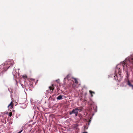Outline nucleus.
Listing matches in <instances>:
<instances>
[{
    "mask_svg": "<svg viewBox=\"0 0 133 133\" xmlns=\"http://www.w3.org/2000/svg\"><path fill=\"white\" fill-rule=\"evenodd\" d=\"M127 84L130 87H131L132 89H133V85L131 84L129 80L128 81Z\"/></svg>",
    "mask_w": 133,
    "mask_h": 133,
    "instance_id": "obj_5",
    "label": "nucleus"
},
{
    "mask_svg": "<svg viewBox=\"0 0 133 133\" xmlns=\"http://www.w3.org/2000/svg\"><path fill=\"white\" fill-rule=\"evenodd\" d=\"M117 72L118 73V74H116L114 77L116 80L119 81L120 80H121L122 78L121 74V70L119 68L116 69L115 72Z\"/></svg>",
    "mask_w": 133,
    "mask_h": 133,
    "instance_id": "obj_1",
    "label": "nucleus"
},
{
    "mask_svg": "<svg viewBox=\"0 0 133 133\" xmlns=\"http://www.w3.org/2000/svg\"><path fill=\"white\" fill-rule=\"evenodd\" d=\"M94 114H93L92 115L93 116L94 115Z\"/></svg>",
    "mask_w": 133,
    "mask_h": 133,
    "instance_id": "obj_20",
    "label": "nucleus"
},
{
    "mask_svg": "<svg viewBox=\"0 0 133 133\" xmlns=\"http://www.w3.org/2000/svg\"><path fill=\"white\" fill-rule=\"evenodd\" d=\"M70 77V75H67L66 77L65 78H67V79L69 80V77Z\"/></svg>",
    "mask_w": 133,
    "mask_h": 133,
    "instance_id": "obj_11",
    "label": "nucleus"
},
{
    "mask_svg": "<svg viewBox=\"0 0 133 133\" xmlns=\"http://www.w3.org/2000/svg\"><path fill=\"white\" fill-rule=\"evenodd\" d=\"M52 86H50L49 87V88L50 90H52V91H53V90L54 89V84H52Z\"/></svg>",
    "mask_w": 133,
    "mask_h": 133,
    "instance_id": "obj_6",
    "label": "nucleus"
},
{
    "mask_svg": "<svg viewBox=\"0 0 133 133\" xmlns=\"http://www.w3.org/2000/svg\"><path fill=\"white\" fill-rule=\"evenodd\" d=\"M122 65L123 66V69L125 68V67H127V65H125V63L124 61Z\"/></svg>",
    "mask_w": 133,
    "mask_h": 133,
    "instance_id": "obj_7",
    "label": "nucleus"
},
{
    "mask_svg": "<svg viewBox=\"0 0 133 133\" xmlns=\"http://www.w3.org/2000/svg\"><path fill=\"white\" fill-rule=\"evenodd\" d=\"M23 77L24 79H25L27 78V77L26 75H23Z\"/></svg>",
    "mask_w": 133,
    "mask_h": 133,
    "instance_id": "obj_13",
    "label": "nucleus"
},
{
    "mask_svg": "<svg viewBox=\"0 0 133 133\" xmlns=\"http://www.w3.org/2000/svg\"><path fill=\"white\" fill-rule=\"evenodd\" d=\"M89 91L90 94L91 95V96L92 97L93 96L92 94H95V92H94L92 91L91 90H90Z\"/></svg>",
    "mask_w": 133,
    "mask_h": 133,
    "instance_id": "obj_9",
    "label": "nucleus"
},
{
    "mask_svg": "<svg viewBox=\"0 0 133 133\" xmlns=\"http://www.w3.org/2000/svg\"><path fill=\"white\" fill-rule=\"evenodd\" d=\"M23 130L22 129L19 132H18V133H21L22 132Z\"/></svg>",
    "mask_w": 133,
    "mask_h": 133,
    "instance_id": "obj_15",
    "label": "nucleus"
},
{
    "mask_svg": "<svg viewBox=\"0 0 133 133\" xmlns=\"http://www.w3.org/2000/svg\"><path fill=\"white\" fill-rule=\"evenodd\" d=\"M55 109H54V110H55Z\"/></svg>",
    "mask_w": 133,
    "mask_h": 133,
    "instance_id": "obj_19",
    "label": "nucleus"
},
{
    "mask_svg": "<svg viewBox=\"0 0 133 133\" xmlns=\"http://www.w3.org/2000/svg\"><path fill=\"white\" fill-rule=\"evenodd\" d=\"M73 78L74 80L75 83H76V84H78V82L77 81V79L76 78Z\"/></svg>",
    "mask_w": 133,
    "mask_h": 133,
    "instance_id": "obj_10",
    "label": "nucleus"
},
{
    "mask_svg": "<svg viewBox=\"0 0 133 133\" xmlns=\"http://www.w3.org/2000/svg\"><path fill=\"white\" fill-rule=\"evenodd\" d=\"M56 81L57 83H59V79L56 80Z\"/></svg>",
    "mask_w": 133,
    "mask_h": 133,
    "instance_id": "obj_14",
    "label": "nucleus"
},
{
    "mask_svg": "<svg viewBox=\"0 0 133 133\" xmlns=\"http://www.w3.org/2000/svg\"><path fill=\"white\" fill-rule=\"evenodd\" d=\"M79 125L78 124H76L73 125L72 127L74 129H76V130H78V126Z\"/></svg>",
    "mask_w": 133,
    "mask_h": 133,
    "instance_id": "obj_4",
    "label": "nucleus"
},
{
    "mask_svg": "<svg viewBox=\"0 0 133 133\" xmlns=\"http://www.w3.org/2000/svg\"><path fill=\"white\" fill-rule=\"evenodd\" d=\"M83 133H88L87 132H83Z\"/></svg>",
    "mask_w": 133,
    "mask_h": 133,
    "instance_id": "obj_17",
    "label": "nucleus"
},
{
    "mask_svg": "<svg viewBox=\"0 0 133 133\" xmlns=\"http://www.w3.org/2000/svg\"><path fill=\"white\" fill-rule=\"evenodd\" d=\"M62 99V96L61 95H60L58 96L57 98V99L58 100H60Z\"/></svg>",
    "mask_w": 133,
    "mask_h": 133,
    "instance_id": "obj_8",
    "label": "nucleus"
},
{
    "mask_svg": "<svg viewBox=\"0 0 133 133\" xmlns=\"http://www.w3.org/2000/svg\"><path fill=\"white\" fill-rule=\"evenodd\" d=\"M131 63L133 65V61H131Z\"/></svg>",
    "mask_w": 133,
    "mask_h": 133,
    "instance_id": "obj_16",
    "label": "nucleus"
},
{
    "mask_svg": "<svg viewBox=\"0 0 133 133\" xmlns=\"http://www.w3.org/2000/svg\"><path fill=\"white\" fill-rule=\"evenodd\" d=\"M12 115V112H9V116L10 117Z\"/></svg>",
    "mask_w": 133,
    "mask_h": 133,
    "instance_id": "obj_12",
    "label": "nucleus"
},
{
    "mask_svg": "<svg viewBox=\"0 0 133 133\" xmlns=\"http://www.w3.org/2000/svg\"><path fill=\"white\" fill-rule=\"evenodd\" d=\"M57 89L58 90V91L59 90V89H58L57 88Z\"/></svg>",
    "mask_w": 133,
    "mask_h": 133,
    "instance_id": "obj_18",
    "label": "nucleus"
},
{
    "mask_svg": "<svg viewBox=\"0 0 133 133\" xmlns=\"http://www.w3.org/2000/svg\"><path fill=\"white\" fill-rule=\"evenodd\" d=\"M14 102L16 104L15 106H16V105L17 104V103L15 102H11L8 106V107L9 108H12L14 107Z\"/></svg>",
    "mask_w": 133,
    "mask_h": 133,
    "instance_id": "obj_3",
    "label": "nucleus"
},
{
    "mask_svg": "<svg viewBox=\"0 0 133 133\" xmlns=\"http://www.w3.org/2000/svg\"><path fill=\"white\" fill-rule=\"evenodd\" d=\"M78 109H73L70 112L69 114L70 115H71L73 114H75V115L76 116L77 115L78 112L77 110H79Z\"/></svg>",
    "mask_w": 133,
    "mask_h": 133,
    "instance_id": "obj_2",
    "label": "nucleus"
}]
</instances>
